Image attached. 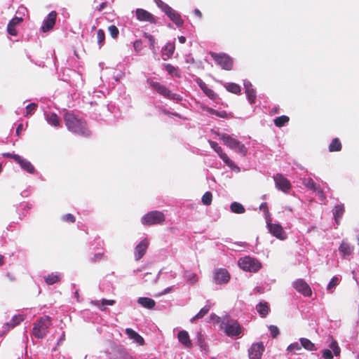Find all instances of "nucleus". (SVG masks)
<instances>
[{
	"label": "nucleus",
	"mask_w": 359,
	"mask_h": 359,
	"mask_svg": "<svg viewBox=\"0 0 359 359\" xmlns=\"http://www.w3.org/2000/svg\"><path fill=\"white\" fill-rule=\"evenodd\" d=\"M214 151L231 170L237 173L241 171V168L223 151L221 147L218 146Z\"/></svg>",
	"instance_id": "13"
},
{
	"label": "nucleus",
	"mask_w": 359,
	"mask_h": 359,
	"mask_svg": "<svg viewBox=\"0 0 359 359\" xmlns=\"http://www.w3.org/2000/svg\"><path fill=\"white\" fill-rule=\"evenodd\" d=\"M264 351V346L263 342L260 341L252 344L248 349L249 359H261Z\"/></svg>",
	"instance_id": "16"
},
{
	"label": "nucleus",
	"mask_w": 359,
	"mask_h": 359,
	"mask_svg": "<svg viewBox=\"0 0 359 359\" xmlns=\"http://www.w3.org/2000/svg\"><path fill=\"white\" fill-rule=\"evenodd\" d=\"M216 116H218L219 117H225L226 115V113L225 111H217L215 114Z\"/></svg>",
	"instance_id": "64"
},
{
	"label": "nucleus",
	"mask_w": 359,
	"mask_h": 359,
	"mask_svg": "<svg viewBox=\"0 0 359 359\" xmlns=\"http://www.w3.org/2000/svg\"><path fill=\"white\" fill-rule=\"evenodd\" d=\"M256 309L262 317H266L269 311L268 304L265 302H260L257 305Z\"/></svg>",
	"instance_id": "34"
},
{
	"label": "nucleus",
	"mask_w": 359,
	"mask_h": 359,
	"mask_svg": "<svg viewBox=\"0 0 359 359\" xmlns=\"http://www.w3.org/2000/svg\"><path fill=\"white\" fill-rule=\"evenodd\" d=\"M302 348L301 343L299 344L298 342H294L292 344H290L288 346L287 350L290 352H295L296 351H299Z\"/></svg>",
	"instance_id": "51"
},
{
	"label": "nucleus",
	"mask_w": 359,
	"mask_h": 359,
	"mask_svg": "<svg viewBox=\"0 0 359 359\" xmlns=\"http://www.w3.org/2000/svg\"><path fill=\"white\" fill-rule=\"evenodd\" d=\"M224 87L229 92L232 93L238 94L241 93V86L235 83H226Z\"/></svg>",
	"instance_id": "38"
},
{
	"label": "nucleus",
	"mask_w": 359,
	"mask_h": 359,
	"mask_svg": "<svg viewBox=\"0 0 359 359\" xmlns=\"http://www.w3.org/2000/svg\"><path fill=\"white\" fill-rule=\"evenodd\" d=\"M126 334L130 339L133 340V342L137 344L138 345L142 346L144 344L143 337L133 329L126 328Z\"/></svg>",
	"instance_id": "22"
},
{
	"label": "nucleus",
	"mask_w": 359,
	"mask_h": 359,
	"mask_svg": "<svg viewBox=\"0 0 359 359\" xmlns=\"http://www.w3.org/2000/svg\"><path fill=\"white\" fill-rule=\"evenodd\" d=\"M303 184L308 189L317 191L318 186L316 184V182L310 177L304 178L302 181Z\"/></svg>",
	"instance_id": "39"
},
{
	"label": "nucleus",
	"mask_w": 359,
	"mask_h": 359,
	"mask_svg": "<svg viewBox=\"0 0 359 359\" xmlns=\"http://www.w3.org/2000/svg\"><path fill=\"white\" fill-rule=\"evenodd\" d=\"M344 212V206L343 204H337L334 206L332 210V213L337 224L339 223V220L341 218Z\"/></svg>",
	"instance_id": "31"
},
{
	"label": "nucleus",
	"mask_w": 359,
	"mask_h": 359,
	"mask_svg": "<svg viewBox=\"0 0 359 359\" xmlns=\"http://www.w3.org/2000/svg\"><path fill=\"white\" fill-rule=\"evenodd\" d=\"M214 151L231 170L237 173L241 171V168L223 151L221 147L218 146Z\"/></svg>",
	"instance_id": "12"
},
{
	"label": "nucleus",
	"mask_w": 359,
	"mask_h": 359,
	"mask_svg": "<svg viewBox=\"0 0 359 359\" xmlns=\"http://www.w3.org/2000/svg\"><path fill=\"white\" fill-rule=\"evenodd\" d=\"M22 157V156L13 153L11 158L18 163Z\"/></svg>",
	"instance_id": "61"
},
{
	"label": "nucleus",
	"mask_w": 359,
	"mask_h": 359,
	"mask_svg": "<svg viewBox=\"0 0 359 359\" xmlns=\"http://www.w3.org/2000/svg\"><path fill=\"white\" fill-rule=\"evenodd\" d=\"M171 290H172V287H168L165 288L163 292H161L158 294V296L164 295V294L168 293Z\"/></svg>",
	"instance_id": "63"
},
{
	"label": "nucleus",
	"mask_w": 359,
	"mask_h": 359,
	"mask_svg": "<svg viewBox=\"0 0 359 359\" xmlns=\"http://www.w3.org/2000/svg\"><path fill=\"white\" fill-rule=\"evenodd\" d=\"M149 242L147 238H144L135 248L134 257L136 261L140 260L145 255L149 247Z\"/></svg>",
	"instance_id": "18"
},
{
	"label": "nucleus",
	"mask_w": 359,
	"mask_h": 359,
	"mask_svg": "<svg viewBox=\"0 0 359 359\" xmlns=\"http://www.w3.org/2000/svg\"><path fill=\"white\" fill-rule=\"evenodd\" d=\"M222 328L229 337H238L242 333V328L239 323L232 319L224 320L222 323Z\"/></svg>",
	"instance_id": "6"
},
{
	"label": "nucleus",
	"mask_w": 359,
	"mask_h": 359,
	"mask_svg": "<svg viewBox=\"0 0 359 359\" xmlns=\"http://www.w3.org/2000/svg\"><path fill=\"white\" fill-rule=\"evenodd\" d=\"M62 219L64 222H72V223H74L75 222L74 216L73 215L70 214V213L64 215L62 217Z\"/></svg>",
	"instance_id": "54"
},
{
	"label": "nucleus",
	"mask_w": 359,
	"mask_h": 359,
	"mask_svg": "<svg viewBox=\"0 0 359 359\" xmlns=\"http://www.w3.org/2000/svg\"><path fill=\"white\" fill-rule=\"evenodd\" d=\"M108 31L109 32L110 36L113 39H116L118 37V34H119V31H118V29L116 27V26H115L114 25H110L108 27Z\"/></svg>",
	"instance_id": "50"
},
{
	"label": "nucleus",
	"mask_w": 359,
	"mask_h": 359,
	"mask_svg": "<svg viewBox=\"0 0 359 359\" xmlns=\"http://www.w3.org/2000/svg\"><path fill=\"white\" fill-rule=\"evenodd\" d=\"M276 187L284 193H287L291 189L290 181L282 174L278 173L273 177Z\"/></svg>",
	"instance_id": "15"
},
{
	"label": "nucleus",
	"mask_w": 359,
	"mask_h": 359,
	"mask_svg": "<svg viewBox=\"0 0 359 359\" xmlns=\"http://www.w3.org/2000/svg\"><path fill=\"white\" fill-rule=\"evenodd\" d=\"M341 149V144L338 138H334L332 140L329 145V151L330 152L339 151Z\"/></svg>",
	"instance_id": "40"
},
{
	"label": "nucleus",
	"mask_w": 359,
	"mask_h": 359,
	"mask_svg": "<svg viewBox=\"0 0 359 359\" xmlns=\"http://www.w3.org/2000/svg\"><path fill=\"white\" fill-rule=\"evenodd\" d=\"M212 194L210 191H206L202 196V203L205 205H210L212 203Z\"/></svg>",
	"instance_id": "48"
},
{
	"label": "nucleus",
	"mask_w": 359,
	"mask_h": 359,
	"mask_svg": "<svg viewBox=\"0 0 359 359\" xmlns=\"http://www.w3.org/2000/svg\"><path fill=\"white\" fill-rule=\"evenodd\" d=\"M20 168L25 171L29 174H34L35 172L34 166L27 159L22 157L18 163Z\"/></svg>",
	"instance_id": "26"
},
{
	"label": "nucleus",
	"mask_w": 359,
	"mask_h": 359,
	"mask_svg": "<svg viewBox=\"0 0 359 359\" xmlns=\"http://www.w3.org/2000/svg\"><path fill=\"white\" fill-rule=\"evenodd\" d=\"M165 69L167 71L168 74L172 76L180 77V73L178 67H174L170 64H165Z\"/></svg>",
	"instance_id": "36"
},
{
	"label": "nucleus",
	"mask_w": 359,
	"mask_h": 359,
	"mask_svg": "<svg viewBox=\"0 0 359 359\" xmlns=\"http://www.w3.org/2000/svg\"><path fill=\"white\" fill-rule=\"evenodd\" d=\"M108 5V2H103L100 4V6L97 8V11H103Z\"/></svg>",
	"instance_id": "59"
},
{
	"label": "nucleus",
	"mask_w": 359,
	"mask_h": 359,
	"mask_svg": "<svg viewBox=\"0 0 359 359\" xmlns=\"http://www.w3.org/2000/svg\"><path fill=\"white\" fill-rule=\"evenodd\" d=\"M243 86H244L245 93L247 95L248 100L249 101V102L250 104L255 103V100H256L257 95H256V91L253 88L252 83L248 80H244Z\"/></svg>",
	"instance_id": "20"
},
{
	"label": "nucleus",
	"mask_w": 359,
	"mask_h": 359,
	"mask_svg": "<svg viewBox=\"0 0 359 359\" xmlns=\"http://www.w3.org/2000/svg\"><path fill=\"white\" fill-rule=\"evenodd\" d=\"M215 62L225 70H230L233 67V59L226 53H210Z\"/></svg>",
	"instance_id": "8"
},
{
	"label": "nucleus",
	"mask_w": 359,
	"mask_h": 359,
	"mask_svg": "<svg viewBox=\"0 0 359 359\" xmlns=\"http://www.w3.org/2000/svg\"><path fill=\"white\" fill-rule=\"evenodd\" d=\"M36 107H37V105L35 103H31V104H29L28 105H27L26 114L27 115L32 114L34 112V111L36 110Z\"/></svg>",
	"instance_id": "52"
},
{
	"label": "nucleus",
	"mask_w": 359,
	"mask_h": 359,
	"mask_svg": "<svg viewBox=\"0 0 359 359\" xmlns=\"http://www.w3.org/2000/svg\"><path fill=\"white\" fill-rule=\"evenodd\" d=\"M269 331L273 337H276L279 334V330L276 325H270L269 327Z\"/></svg>",
	"instance_id": "53"
},
{
	"label": "nucleus",
	"mask_w": 359,
	"mask_h": 359,
	"mask_svg": "<svg viewBox=\"0 0 359 359\" xmlns=\"http://www.w3.org/2000/svg\"><path fill=\"white\" fill-rule=\"evenodd\" d=\"M137 303L147 309H152L156 305L155 301L149 297H139L137 299Z\"/></svg>",
	"instance_id": "28"
},
{
	"label": "nucleus",
	"mask_w": 359,
	"mask_h": 359,
	"mask_svg": "<svg viewBox=\"0 0 359 359\" xmlns=\"http://www.w3.org/2000/svg\"><path fill=\"white\" fill-rule=\"evenodd\" d=\"M177 339L185 347L191 348L192 343L189 339V333L185 330H181L177 334Z\"/></svg>",
	"instance_id": "24"
},
{
	"label": "nucleus",
	"mask_w": 359,
	"mask_h": 359,
	"mask_svg": "<svg viewBox=\"0 0 359 359\" xmlns=\"http://www.w3.org/2000/svg\"><path fill=\"white\" fill-rule=\"evenodd\" d=\"M230 279V275L225 269H217L213 272V280L216 284H226Z\"/></svg>",
	"instance_id": "17"
},
{
	"label": "nucleus",
	"mask_w": 359,
	"mask_h": 359,
	"mask_svg": "<svg viewBox=\"0 0 359 359\" xmlns=\"http://www.w3.org/2000/svg\"><path fill=\"white\" fill-rule=\"evenodd\" d=\"M353 250L354 247L353 245H351L348 243L346 242L345 241H342L339 248V252L340 255L344 257H346L351 255Z\"/></svg>",
	"instance_id": "23"
},
{
	"label": "nucleus",
	"mask_w": 359,
	"mask_h": 359,
	"mask_svg": "<svg viewBox=\"0 0 359 359\" xmlns=\"http://www.w3.org/2000/svg\"><path fill=\"white\" fill-rule=\"evenodd\" d=\"M7 31H8V33L12 36H16L18 34V32H17L15 26H13L9 24L7 26Z\"/></svg>",
	"instance_id": "56"
},
{
	"label": "nucleus",
	"mask_w": 359,
	"mask_h": 359,
	"mask_svg": "<svg viewBox=\"0 0 359 359\" xmlns=\"http://www.w3.org/2000/svg\"><path fill=\"white\" fill-rule=\"evenodd\" d=\"M219 139L222 140L224 144L228 147L231 150L235 152L241 154L243 156H245L248 154V149L236 138L233 137L232 135L222 133L219 135Z\"/></svg>",
	"instance_id": "2"
},
{
	"label": "nucleus",
	"mask_w": 359,
	"mask_h": 359,
	"mask_svg": "<svg viewBox=\"0 0 359 359\" xmlns=\"http://www.w3.org/2000/svg\"><path fill=\"white\" fill-rule=\"evenodd\" d=\"M210 306L208 305V304H206L205 306H203L200 311L199 312L195 315L191 319V321H194L196 319H199V318H203L205 315H206L208 311H210Z\"/></svg>",
	"instance_id": "43"
},
{
	"label": "nucleus",
	"mask_w": 359,
	"mask_h": 359,
	"mask_svg": "<svg viewBox=\"0 0 359 359\" xmlns=\"http://www.w3.org/2000/svg\"><path fill=\"white\" fill-rule=\"evenodd\" d=\"M330 349L322 351V356L324 359H333V356H339L341 353V348L336 340H332L329 345Z\"/></svg>",
	"instance_id": "14"
},
{
	"label": "nucleus",
	"mask_w": 359,
	"mask_h": 359,
	"mask_svg": "<svg viewBox=\"0 0 359 359\" xmlns=\"http://www.w3.org/2000/svg\"><path fill=\"white\" fill-rule=\"evenodd\" d=\"M341 280V278L339 276H333L327 285V290L330 292H332L335 287L339 284Z\"/></svg>",
	"instance_id": "35"
},
{
	"label": "nucleus",
	"mask_w": 359,
	"mask_h": 359,
	"mask_svg": "<svg viewBox=\"0 0 359 359\" xmlns=\"http://www.w3.org/2000/svg\"><path fill=\"white\" fill-rule=\"evenodd\" d=\"M289 121V117L285 115L278 116L274 119V124L278 127L283 126Z\"/></svg>",
	"instance_id": "45"
},
{
	"label": "nucleus",
	"mask_w": 359,
	"mask_h": 359,
	"mask_svg": "<svg viewBox=\"0 0 359 359\" xmlns=\"http://www.w3.org/2000/svg\"><path fill=\"white\" fill-rule=\"evenodd\" d=\"M52 324L51 318L44 316L39 318L33 325L32 334L37 339L44 338Z\"/></svg>",
	"instance_id": "3"
},
{
	"label": "nucleus",
	"mask_w": 359,
	"mask_h": 359,
	"mask_svg": "<svg viewBox=\"0 0 359 359\" xmlns=\"http://www.w3.org/2000/svg\"><path fill=\"white\" fill-rule=\"evenodd\" d=\"M57 13L55 11H50L43 19L41 26L43 32H48L51 30L55 25Z\"/></svg>",
	"instance_id": "11"
},
{
	"label": "nucleus",
	"mask_w": 359,
	"mask_h": 359,
	"mask_svg": "<svg viewBox=\"0 0 359 359\" xmlns=\"http://www.w3.org/2000/svg\"><path fill=\"white\" fill-rule=\"evenodd\" d=\"M25 318V316L22 314L15 315L12 317L10 322L11 323V327H15L19 325Z\"/></svg>",
	"instance_id": "46"
},
{
	"label": "nucleus",
	"mask_w": 359,
	"mask_h": 359,
	"mask_svg": "<svg viewBox=\"0 0 359 359\" xmlns=\"http://www.w3.org/2000/svg\"><path fill=\"white\" fill-rule=\"evenodd\" d=\"M148 82L150 84V86L152 88V89L156 90L158 94H160L163 97L170 100H175L176 102H180L182 100V95L172 93L166 86L162 85L159 82L154 81L151 79H149Z\"/></svg>",
	"instance_id": "4"
},
{
	"label": "nucleus",
	"mask_w": 359,
	"mask_h": 359,
	"mask_svg": "<svg viewBox=\"0 0 359 359\" xmlns=\"http://www.w3.org/2000/svg\"><path fill=\"white\" fill-rule=\"evenodd\" d=\"M44 116L48 124L54 127H57L60 126V121L56 114L45 111Z\"/></svg>",
	"instance_id": "27"
},
{
	"label": "nucleus",
	"mask_w": 359,
	"mask_h": 359,
	"mask_svg": "<svg viewBox=\"0 0 359 359\" xmlns=\"http://www.w3.org/2000/svg\"><path fill=\"white\" fill-rule=\"evenodd\" d=\"M184 276L187 281L190 284H195L198 281L197 275L193 272L185 271Z\"/></svg>",
	"instance_id": "44"
},
{
	"label": "nucleus",
	"mask_w": 359,
	"mask_h": 359,
	"mask_svg": "<svg viewBox=\"0 0 359 359\" xmlns=\"http://www.w3.org/2000/svg\"><path fill=\"white\" fill-rule=\"evenodd\" d=\"M238 264L241 269L249 272L255 273L262 268V264L258 259L249 256L240 258Z\"/></svg>",
	"instance_id": "5"
},
{
	"label": "nucleus",
	"mask_w": 359,
	"mask_h": 359,
	"mask_svg": "<svg viewBox=\"0 0 359 359\" xmlns=\"http://www.w3.org/2000/svg\"><path fill=\"white\" fill-rule=\"evenodd\" d=\"M292 287L297 292L302 294L304 297H311L312 290L309 284L302 278H299L293 281Z\"/></svg>",
	"instance_id": "10"
},
{
	"label": "nucleus",
	"mask_w": 359,
	"mask_h": 359,
	"mask_svg": "<svg viewBox=\"0 0 359 359\" xmlns=\"http://www.w3.org/2000/svg\"><path fill=\"white\" fill-rule=\"evenodd\" d=\"M113 359H134L130 354L123 350H118Z\"/></svg>",
	"instance_id": "47"
},
{
	"label": "nucleus",
	"mask_w": 359,
	"mask_h": 359,
	"mask_svg": "<svg viewBox=\"0 0 359 359\" xmlns=\"http://www.w3.org/2000/svg\"><path fill=\"white\" fill-rule=\"evenodd\" d=\"M11 323L9 321L4 325L3 329L4 330V332H8L14 327H11Z\"/></svg>",
	"instance_id": "58"
},
{
	"label": "nucleus",
	"mask_w": 359,
	"mask_h": 359,
	"mask_svg": "<svg viewBox=\"0 0 359 359\" xmlns=\"http://www.w3.org/2000/svg\"><path fill=\"white\" fill-rule=\"evenodd\" d=\"M64 121L67 128L70 132L83 137L90 136V132L87 128L86 121L75 114L70 112L65 113Z\"/></svg>",
	"instance_id": "1"
},
{
	"label": "nucleus",
	"mask_w": 359,
	"mask_h": 359,
	"mask_svg": "<svg viewBox=\"0 0 359 359\" xmlns=\"http://www.w3.org/2000/svg\"><path fill=\"white\" fill-rule=\"evenodd\" d=\"M230 209L231 212L237 214H242L245 211L243 205L238 202H233L230 205Z\"/></svg>",
	"instance_id": "37"
},
{
	"label": "nucleus",
	"mask_w": 359,
	"mask_h": 359,
	"mask_svg": "<svg viewBox=\"0 0 359 359\" xmlns=\"http://www.w3.org/2000/svg\"><path fill=\"white\" fill-rule=\"evenodd\" d=\"M260 210H262L265 214L266 219L270 218L268 207L266 203H262L259 207Z\"/></svg>",
	"instance_id": "55"
},
{
	"label": "nucleus",
	"mask_w": 359,
	"mask_h": 359,
	"mask_svg": "<svg viewBox=\"0 0 359 359\" xmlns=\"http://www.w3.org/2000/svg\"><path fill=\"white\" fill-rule=\"evenodd\" d=\"M156 6L162 10L166 15L170 13L172 9L169 5L163 2L162 0H154Z\"/></svg>",
	"instance_id": "41"
},
{
	"label": "nucleus",
	"mask_w": 359,
	"mask_h": 359,
	"mask_svg": "<svg viewBox=\"0 0 359 359\" xmlns=\"http://www.w3.org/2000/svg\"><path fill=\"white\" fill-rule=\"evenodd\" d=\"M61 276L62 275L60 273H51L44 276V280L47 285H51L57 283L60 280Z\"/></svg>",
	"instance_id": "30"
},
{
	"label": "nucleus",
	"mask_w": 359,
	"mask_h": 359,
	"mask_svg": "<svg viewBox=\"0 0 359 359\" xmlns=\"http://www.w3.org/2000/svg\"><path fill=\"white\" fill-rule=\"evenodd\" d=\"M266 226L270 233L277 238L283 241L287 238L286 233L282 226L279 224L271 223L270 218L266 219Z\"/></svg>",
	"instance_id": "9"
},
{
	"label": "nucleus",
	"mask_w": 359,
	"mask_h": 359,
	"mask_svg": "<svg viewBox=\"0 0 359 359\" xmlns=\"http://www.w3.org/2000/svg\"><path fill=\"white\" fill-rule=\"evenodd\" d=\"M90 303L98 307L101 311H104L106 309L105 306H112L114 304L115 301L112 299H102L101 302L99 300H95L92 301Z\"/></svg>",
	"instance_id": "32"
},
{
	"label": "nucleus",
	"mask_w": 359,
	"mask_h": 359,
	"mask_svg": "<svg viewBox=\"0 0 359 359\" xmlns=\"http://www.w3.org/2000/svg\"><path fill=\"white\" fill-rule=\"evenodd\" d=\"M175 51V44L168 42L162 49V57L163 60H167L170 58Z\"/></svg>",
	"instance_id": "25"
},
{
	"label": "nucleus",
	"mask_w": 359,
	"mask_h": 359,
	"mask_svg": "<svg viewBox=\"0 0 359 359\" xmlns=\"http://www.w3.org/2000/svg\"><path fill=\"white\" fill-rule=\"evenodd\" d=\"M209 144L213 150L216 149L219 146V144L217 142L212 140H209Z\"/></svg>",
	"instance_id": "60"
},
{
	"label": "nucleus",
	"mask_w": 359,
	"mask_h": 359,
	"mask_svg": "<svg viewBox=\"0 0 359 359\" xmlns=\"http://www.w3.org/2000/svg\"><path fill=\"white\" fill-rule=\"evenodd\" d=\"M317 191H318V195L319 198L321 200L325 199V194H323V191L322 190L318 189Z\"/></svg>",
	"instance_id": "62"
},
{
	"label": "nucleus",
	"mask_w": 359,
	"mask_h": 359,
	"mask_svg": "<svg viewBox=\"0 0 359 359\" xmlns=\"http://www.w3.org/2000/svg\"><path fill=\"white\" fill-rule=\"evenodd\" d=\"M135 15L137 19L141 22H147L151 24L156 23L155 17L148 12L147 11L142 8H137L135 11Z\"/></svg>",
	"instance_id": "19"
},
{
	"label": "nucleus",
	"mask_w": 359,
	"mask_h": 359,
	"mask_svg": "<svg viewBox=\"0 0 359 359\" xmlns=\"http://www.w3.org/2000/svg\"><path fill=\"white\" fill-rule=\"evenodd\" d=\"M302 347L309 351H316L317 348L315 344L311 342L309 339L302 337L299 339Z\"/></svg>",
	"instance_id": "33"
},
{
	"label": "nucleus",
	"mask_w": 359,
	"mask_h": 359,
	"mask_svg": "<svg viewBox=\"0 0 359 359\" xmlns=\"http://www.w3.org/2000/svg\"><path fill=\"white\" fill-rule=\"evenodd\" d=\"M105 39V34L104 31L102 29H99L97 31V44L99 46V48H100L104 43Z\"/></svg>",
	"instance_id": "49"
},
{
	"label": "nucleus",
	"mask_w": 359,
	"mask_h": 359,
	"mask_svg": "<svg viewBox=\"0 0 359 359\" xmlns=\"http://www.w3.org/2000/svg\"><path fill=\"white\" fill-rule=\"evenodd\" d=\"M22 20V19L21 18H13L10 22H9V25H11L13 26H15L20 24V22Z\"/></svg>",
	"instance_id": "57"
},
{
	"label": "nucleus",
	"mask_w": 359,
	"mask_h": 359,
	"mask_svg": "<svg viewBox=\"0 0 359 359\" xmlns=\"http://www.w3.org/2000/svg\"><path fill=\"white\" fill-rule=\"evenodd\" d=\"M167 15L177 27H182L183 25V20L180 15L174 9H172L170 13H168Z\"/></svg>",
	"instance_id": "29"
},
{
	"label": "nucleus",
	"mask_w": 359,
	"mask_h": 359,
	"mask_svg": "<svg viewBox=\"0 0 359 359\" xmlns=\"http://www.w3.org/2000/svg\"><path fill=\"white\" fill-rule=\"evenodd\" d=\"M196 83L206 96H208L211 100H215L217 98V94L212 89L209 88L207 84L203 82L202 79H197Z\"/></svg>",
	"instance_id": "21"
},
{
	"label": "nucleus",
	"mask_w": 359,
	"mask_h": 359,
	"mask_svg": "<svg viewBox=\"0 0 359 359\" xmlns=\"http://www.w3.org/2000/svg\"><path fill=\"white\" fill-rule=\"evenodd\" d=\"M156 6L162 10L166 15L170 13L172 9L169 5L163 2L162 0H154Z\"/></svg>",
	"instance_id": "42"
},
{
	"label": "nucleus",
	"mask_w": 359,
	"mask_h": 359,
	"mask_svg": "<svg viewBox=\"0 0 359 359\" xmlns=\"http://www.w3.org/2000/svg\"><path fill=\"white\" fill-rule=\"evenodd\" d=\"M165 220V215L162 212L154 210L145 214L142 218V223L144 225H154L163 222Z\"/></svg>",
	"instance_id": "7"
}]
</instances>
